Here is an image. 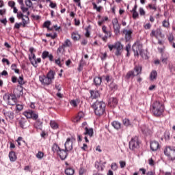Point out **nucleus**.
<instances>
[{"instance_id":"nucleus-57","label":"nucleus","mask_w":175,"mask_h":175,"mask_svg":"<svg viewBox=\"0 0 175 175\" xmlns=\"http://www.w3.org/2000/svg\"><path fill=\"white\" fill-rule=\"evenodd\" d=\"M81 69H83V59H81L79 65V68H78L79 72H81Z\"/></svg>"},{"instance_id":"nucleus-64","label":"nucleus","mask_w":175,"mask_h":175,"mask_svg":"<svg viewBox=\"0 0 175 175\" xmlns=\"http://www.w3.org/2000/svg\"><path fill=\"white\" fill-rule=\"evenodd\" d=\"M104 33L105 34V36L111 38V31H106Z\"/></svg>"},{"instance_id":"nucleus-52","label":"nucleus","mask_w":175,"mask_h":175,"mask_svg":"<svg viewBox=\"0 0 175 175\" xmlns=\"http://www.w3.org/2000/svg\"><path fill=\"white\" fill-rule=\"evenodd\" d=\"M21 25H23V23H16L14 26V28H15L16 29H20V27H21Z\"/></svg>"},{"instance_id":"nucleus-1","label":"nucleus","mask_w":175,"mask_h":175,"mask_svg":"<svg viewBox=\"0 0 175 175\" xmlns=\"http://www.w3.org/2000/svg\"><path fill=\"white\" fill-rule=\"evenodd\" d=\"M96 116H103L106 111V103L103 101H96L92 105Z\"/></svg>"},{"instance_id":"nucleus-44","label":"nucleus","mask_w":175,"mask_h":175,"mask_svg":"<svg viewBox=\"0 0 175 175\" xmlns=\"http://www.w3.org/2000/svg\"><path fill=\"white\" fill-rule=\"evenodd\" d=\"M49 55H50L49 51H44L42 54V59H46V58H47V57H49Z\"/></svg>"},{"instance_id":"nucleus-14","label":"nucleus","mask_w":175,"mask_h":175,"mask_svg":"<svg viewBox=\"0 0 175 175\" xmlns=\"http://www.w3.org/2000/svg\"><path fill=\"white\" fill-rule=\"evenodd\" d=\"M115 44V49L116 50L115 54L118 57V55H121V51H122V49H124V46L121 42H116L114 43Z\"/></svg>"},{"instance_id":"nucleus-10","label":"nucleus","mask_w":175,"mask_h":175,"mask_svg":"<svg viewBox=\"0 0 175 175\" xmlns=\"http://www.w3.org/2000/svg\"><path fill=\"white\" fill-rule=\"evenodd\" d=\"M112 25L115 35H120V29H121V25L118 23V19L115 18L112 19Z\"/></svg>"},{"instance_id":"nucleus-42","label":"nucleus","mask_w":175,"mask_h":175,"mask_svg":"<svg viewBox=\"0 0 175 175\" xmlns=\"http://www.w3.org/2000/svg\"><path fill=\"white\" fill-rule=\"evenodd\" d=\"M95 167L98 169V170L103 171V167L100 166V163L98 161H96L95 163Z\"/></svg>"},{"instance_id":"nucleus-12","label":"nucleus","mask_w":175,"mask_h":175,"mask_svg":"<svg viewBox=\"0 0 175 175\" xmlns=\"http://www.w3.org/2000/svg\"><path fill=\"white\" fill-rule=\"evenodd\" d=\"M3 111L6 120H8V121H9L10 122H13V120H14V112H13L12 111L5 110H3Z\"/></svg>"},{"instance_id":"nucleus-40","label":"nucleus","mask_w":175,"mask_h":175,"mask_svg":"<svg viewBox=\"0 0 175 175\" xmlns=\"http://www.w3.org/2000/svg\"><path fill=\"white\" fill-rule=\"evenodd\" d=\"M109 88L112 90V91H116V90H117V88H118V86H117V85L116 83H114L113 82L109 84Z\"/></svg>"},{"instance_id":"nucleus-9","label":"nucleus","mask_w":175,"mask_h":175,"mask_svg":"<svg viewBox=\"0 0 175 175\" xmlns=\"http://www.w3.org/2000/svg\"><path fill=\"white\" fill-rule=\"evenodd\" d=\"M23 116H25V117L27 118H31V120H38V118H39V115L38 114V113L31 109L24 111Z\"/></svg>"},{"instance_id":"nucleus-30","label":"nucleus","mask_w":175,"mask_h":175,"mask_svg":"<svg viewBox=\"0 0 175 175\" xmlns=\"http://www.w3.org/2000/svg\"><path fill=\"white\" fill-rule=\"evenodd\" d=\"M112 126L114 127L115 129H117L118 131L119 129H121V123L118 121H113L111 122Z\"/></svg>"},{"instance_id":"nucleus-61","label":"nucleus","mask_w":175,"mask_h":175,"mask_svg":"<svg viewBox=\"0 0 175 175\" xmlns=\"http://www.w3.org/2000/svg\"><path fill=\"white\" fill-rule=\"evenodd\" d=\"M139 14L140 16H144L146 14V11H144L143 8H139Z\"/></svg>"},{"instance_id":"nucleus-32","label":"nucleus","mask_w":175,"mask_h":175,"mask_svg":"<svg viewBox=\"0 0 175 175\" xmlns=\"http://www.w3.org/2000/svg\"><path fill=\"white\" fill-rule=\"evenodd\" d=\"M142 66H135L134 70L137 73L136 76L139 75H142Z\"/></svg>"},{"instance_id":"nucleus-20","label":"nucleus","mask_w":175,"mask_h":175,"mask_svg":"<svg viewBox=\"0 0 175 175\" xmlns=\"http://www.w3.org/2000/svg\"><path fill=\"white\" fill-rule=\"evenodd\" d=\"M122 124L124 126L131 127L133 126V123L129 118H124L122 120Z\"/></svg>"},{"instance_id":"nucleus-43","label":"nucleus","mask_w":175,"mask_h":175,"mask_svg":"<svg viewBox=\"0 0 175 175\" xmlns=\"http://www.w3.org/2000/svg\"><path fill=\"white\" fill-rule=\"evenodd\" d=\"M111 169L113 170V172H116V170L118 169V165H117V163H112L111 165Z\"/></svg>"},{"instance_id":"nucleus-47","label":"nucleus","mask_w":175,"mask_h":175,"mask_svg":"<svg viewBox=\"0 0 175 175\" xmlns=\"http://www.w3.org/2000/svg\"><path fill=\"white\" fill-rule=\"evenodd\" d=\"M51 25V22H50L49 21H47L44 23L43 27L44 28H47L48 29H49V27H50Z\"/></svg>"},{"instance_id":"nucleus-31","label":"nucleus","mask_w":175,"mask_h":175,"mask_svg":"<svg viewBox=\"0 0 175 175\" xmlns=\"http://www.w3.org/2000/svg\"><path fill=\"white\" fill-rule=\"evenodd\" d=\"M50 126L52 128V129H58V128H59L58 123H57V122L55 120L50 121Z\"/></svg>"},{"instance_id":"nucleus-29","label":"nucleus","mask_w":175,"mask_h":175,"mask_svg":"<svg viewBox=\"0 0 175 175\" xmlns=\"http://www.w3.org/2000/svg\"><path fill=\"white\" fill-rule=\"evenodd\" d=\"M94 85H96V87H99V85H100V84H102V78L99 77H96L94 79Z\"/></svg>"},{"instance_id":"nucleus-23","label":"nucleus","mask_w":175,"mask_h":175,"mask_svg":"<svg viewBox=\"0 0 175 175\" xmlns=\"http://www.w3.org/2000/svg\"><path fill=\"white\" fill-rule=\"evenodd\" d=\"M19 125H20L21 128L25 129V128H27V119H25L24 118H21L19 120Z\"/></svg>"},{"instance_id":"nucleus-5","label":"nucleus","mask_w":175,"mask_h":175,"mask_svg":"<svg viewBox=\"0 0 175 175\" xmlns=\"http://www.w3.org/2000/svg\"><path fill=\"white\" fill-rule=\"evenodd\" d=\"M130 150L135 151L140 147V142H139V137L135 136L131 138L129 144Z\"/></svg>"},{"instance_id":"nucleus-51","label":"nucleus","mask_w":175,"mask_h":175,"mask_svg":"<svg viewBox=\"0 0 175 175\" xmlns=\"http://www.w3.org/2000/svg\"><path fill=\"white\" fill-rule=\"evenodd\" d=\"M25 5L26 6H27L28 8H32V1H31V0H26L25 1Z\"/></svg>"},{"instance_id":"nucleus-22","label":"nucleus","mask_w":175,"mask_h":175,"mask_svg":"<svg viewBox=\"0 0 175 175\" xmlns=\"http://www.w3.org/2000/svg\"><path fill=\"white\" fill-rule=\"evenodd\" d=\"M65 49L66 48L64 46L63 44L59 45V47L57 48V55H59V54H62V55L65 54V53L66 52Z\"/></svg>"},{"instance_id":"nucleus-48","label":"nucleus","mask_w":175,"mask_h":175,"mask_svg":"<svg viewBox=\"0 0 175 175\" xmlns=\"http://www.w3.org/2000/svg\"><path fill=\"white\" fill-rule=\"evenodd\" d=\"M18 83L21 85H23V84H24V77H23V76L19 77V78L18 79Z\"/></svg>"},{"instance_id":"nucleus-35","label":"nucleus","mask_w":175,"mask_h":175,"mask_svg":"<svg viewBox=\"0 0 175 175\" xmlns=\"http://www.w3.org/2000/svg\"><path fill=\"white\" fill-rule=\"evenodd\" d=\"M139 55L144 59H148V56L147 55V51L142 50L139 53Z\"/></svg>"},{"instance_id":"nucleus-8","label":"nucleus","mask_w":175,"mask_h":175,"mask_svg":"<svg viewBox=\"0 0 175 175\" xmlns=\"http://www.w3.org/2000/svg\"><path fill=\"white\" fill-rule=\"evenodd\" d=\"M132 50L134 51L135 57H139V53L143 51V44L140 42L137 41L132 46Z\"/></svg>"},{"instance_id":"nucleus-56","label":"nucleus","mask_w":175,"mask_h":175,"mask_svg":"<svg viewBox=\"0 0 175 175\" xmlns=\"http://www.w3.org/2000/svg\"><path fill=\"white\" fill-rule=\"evenodd\" d=\"M164 137L166 140H169L170 139V133H169V132H165L164 133Z\"/></svg>"},{"instance_id":"nucleus-49","label":"nucleus","mask_w":175,"mask_h":175,"mask_svg":"<svg viewBox=\"0 0 175 175\" xmlns=\"http://www.w3.org/2000/svg\"><path fill=\"white\" fill-rule=\"evenodd\" d=\"M16 110H18V111H21V110H23L24 109V106L23 105H20V104H17L16 105Z\"/></svg>"},{"instance_id":"nucleus-21","label":"nucleus","mask_w":175,"mask_h":175,"mask_svg":"<svg viewBox=\"0 0 175 175\" xmlns=\"http://www.w3.org/2000/svg\"><path fill=\"white\" fill-rule=\"evenodd\" d=\"M158 76V73L157 72V70H153L149 76V79L150 81H154V80H157V77Z\"/></svg>"},{"instance_id":"nucleus-37","label":"nucleus","mask_w":175,"mask_h":175,"mask_svg":"<svg viewBox=\"0 0 175 175\" xmlns=\"http://www.w3.org/2000/svg\"><path fill=\"white\" fill-rule=\"evenodd\" d=\"M12 70H14L15 73H17L18 75L20 74V70L17 69V65L16 64H13L11 66Z\"/></svg>"},{"instance_id":"nucleus-18","label":"nucleus","mask_w":175,"mask_h":175,"mask_svg":"<svg viewBox=\"0 0 175 175\" xmlns=\"http://www.w3.org/2000/svg\"><path fill=\"white\" fill-rule=\"evenodd\" d=\"M118 103V100H117L116 98L111 97L109 99L108 105H109V106H110V107H116V106H117Z\"/></svg>"},{"instance_id":"nucleus-34","label":"nucleus","mask_w":175,"mask_h":175,"mask_svg":"<svg viewBox=\"0 0 175 175\" xmlns=\"http://www.w3.org/2000/svg\"><path fill=\"white\" fill-rule=\"evenodd\" d=\"M65 174L66 175H73L75 174V170H73V168L68 167L65 170Z\"/></svg>"},{"instance_id":"nucleus-55","label":"nucleus","mask_w":175,"mask_h":175,"mask_svg":"<svg viewBox=\"0 0 175 175\" xmlns=\"http://www.w3.org/2000/svg\"><path fill=\"white\" fill-rule=\"evenodd\" d=\"M8 6H10V8H14V6H16V3L13 1H10L8 2Z\"/></svg>"},{"instance_id":"nucleus-27","label":"nucleus","mask_w":175,"mask_h":175,"mask_svg":"<svg viewBox=\"0 0 175 175\" xmlns=\"http://www.w3.org/2000/svg\"><path fill=\"white\" fill-rule=\"evenodd\" d=\"M84 117V113L80 111L78 113L77 116L74 119V122H79L80 120Z\"/></svg>"},{"instance_id":"nucleus-15","label":"nucleus","mask_w":175,"mask_h":175,"mask_svg":"<svg viewBox=\"0 0 175 175\" xmlns=\"http://www.w3.org/2000/svg\"><path fill=\"white\" fill-rule=\"evenodd\" d=\"M150 150L152 151H158V149L161 148V146L159 145V142L157 141H152L150 142Z\"/></svg>"},{"instance_id":"nucleus-54","label":"nucleus","mask_w":175,"mask_h":175,"mask_svg":"<svg viewBox=\"0 0 175 175\" xmlns=\"http://www.w3.org/2000/svg\"><path fill=\"white\" fill-rule=\"evenodd\" d=\"M25 15H24V14H23V12H19L17 13V18H18V20L23 18V17H24Z\"/></svg>"},{"instance_id":"nucleus-25","label":"nucleus","mask_w":175,"mask_h":175,"mask_svg":"<svg viewBox=\"0 0 175 175\" xmlns=\"http://www.w3.org/2000/svg\"><path fill=\"white\" fill-rule=\"evenodd\" d=\"M55 72L53 71V70H50L47 75L46 77L47 78L53 83V80H54L55 79Z\"/></svg>"},{"instance_id":"nucleus-45","label":"nucleus","mask_w":175,"mask_h":175,"mask_svg":"<svg viewBox=\"0 0 175 175\" xmlns=\"http://www.w3.org/2000/svg\"><path fill=\"white\" fill-rule=\"evenodd\" d=\"M21 9L23 13L27 12V16H28V12H29V11H28L29 10L28 8H25V7H24V5H21Z\"/></svg>"},{"instance_id":"nucleus-6","label":"nucleus","mask_w":175,"mask_h":175,"mask_svg":"<svg viewBox=\"0 0 175 175\" xmlns=\"http://www.w3.org/2000/svg\"><path fill=\"white\" fill-rule=\"evenodd\" d=\"M164 154L171 159V161H174L175 159V147L174 146H167L164 149Z\"/></svg>"},{"instance_id":"nucleus-24","label":"nucleus","mask_w":175,"mask_h":175,"mask_svg":"<svg viewBox=\"0 0 175 175\" xmlns=\"http://www.w3.org/2000/svg\"><path fill=\"white\" fill-rule=\"evenodd\" d=\"M9 158L11 162H16V161H17V156H16V152L13 151L10 152Z\"/></svg>"},{"instance_id":"nucleus-62","label":"nucleus","mask_w":175,"mask_h":175,"mask_svg":"<svg viewBox=\"0 0 175 175\" xmlns=\"http://www.w3.org/2000/svg\"><path fill=\"white\" fill-rule=\"evenodd\" d=\"M148 8H149V9H151L152 10H157V7L155 6V5L149 4Z\"/></svg>"},{"instance_id":"nucleus-17","label":"nucleus","mask_w":175,"mask_h":175,"mask_svg":"<svg viewBox=\"0 0 175 175\" xmlns=\"http://www.w3.org/2000/svg\"><path fill=\"white\" fill-rule=\"evenodd\" d=\"M85 132L83 133V135L90 136V137H92L94 136V129L92 128H88V126L84 127Z\"/></svg>"},{"instance_id":"nucleus-50","label":"nucleus","mask_w":175,"mask_h":175,"mask_svg":"<svg viewBox=\"0 0 175 175\" xmlns=\"http://www.w3.org/2000/svg\"><path fill=\"white\" fill-rule=\"evenodd\" d=\"M70 104L71 105V106H73V107H77V100H72L70 102Z\"/></svg>"},{"instance_id":"nucleus-53","label":"nucleus","mask_w":175,"mask_h":175,"mask_svg":"<svg viewBox=\"0 0 175 175\" xmlns=\"http://www.w3.org/2000/svg\"><path fill=\"white\" fill-rule=\"evenodd\" d=\"M120 165V167L121 169H124V167H125L126 166V163L125 161H120L119 162Z\"/></svg>"},{"instance_id":"nucleus-36","label":"nucleus","mask_w":175,"mask_h":175,"mask_svg":"<svg viewBox=\"0 0 175 175\" xmlns=\"http://www.w3.org/2000/svg\"><path fill=\"white\" fill-rule=\"evenodd\" d=\"M136 75H135V71L134 70H131L127 72L126 77V79H131V77H135Z\"/></svg>"},{"instance_id":"nucleus-19","label":"nucleus","mask_w":175,"mask_h":175,"mask_svg":"<svg viewBox=\"0 0 175 175\" xmlns=\"http://www.w3.org/2000/svg\"><path fill=\"white\" fill-rule=\"evenodd\" d=\"M123 33L125 35V39L126 42L131 40V38L132 36L133 31L132 30H128L126 29H123Z\"/></svg>"},{"instance_id":"nucleus-38","label":"nucleus","mask_w":175,"mask_h":175,"mask_svg":"<svg viewBox=\"0 0 175 175\" xmlns=\"http://www.w3.org/2000/svg\"><path fill=\"white\" fill-rule=\"evenodd\" d=\"M162 25L164 28H169L170 23H169V19H165L162 22Z\"/></svg>"},{"instance_id":"nucleus-4","label":"nucleus","mask_w":175,"mask_h":175,"mask_svg":"<svg viewBox=\"0 0 175 175\" xmlns=\"http://www.w3.org/2000/svg\"><path fill=\"white\" fill-rule=\"evenodd\" d=\"M3 100L7 102L8 105L10 106H14L17 103V97L13 94H5L3 97Z\"/></svg>"},{"instance_id":"nucleus-26","label":"nucleus","mask_w":175,"mask_h":175,"mask_svg":"<svg viewBox=\"0 0 175 175\" xmlns=\"http://www.w3.org/2000/svg\"><path fill=\"white\" fill-rule=\"evenodd\" d=\"M90 95H91L92 99H96L97 98H99V96H100L99 92L94 91V90L90 91Z\"/></svg>"},{"instance_id":"nucleus-13","label":"nucleus","mask_w":175,"mask_h":175,"mask_svg":"<svg viewBox=\"0 0 175 175\" xmlns=\"http://www.w3.org/2000/svg\"><path fill=\"white\" fill-rule=\"evenodd\" d=\"M40 83L43 85H50L53 82L48 78L47 76L42 75L39 77Z\"/></svg>"},{"instance_id":"nucleus-41","label":"nucleus","mask_w":175,"mask_h":175,"mask_svg":"<svg viewBox=\"0 0 175 175\" xmlns=\"http://www.w3.org/2000/svg\"><path fill=\"white\" fill-rule=\"evenodd\" d=\"M92 5H93V9L96 10V12H100V10H102V9H103L102 6L98 7V5H96V3H92Z\"/></svg>"},{"instance_id":"nucleus-46","label":"nucleus","mask_w":175,"mask_h":175,"mask_svg":"<svg viewBox=\"0 0 175 175\" xmlns=\"http://www.w3.org/2000/svg\"><path fill=\"white\" fill-rule=\"evenodd\" d=\"M43 157H44V154L42 152H41V151H39L38 152V154H36V157L38 159H42V158H43Z\"/></svg>"},{"instance_id":"nucleus-16","label":"nucleus","mask_w":175,"mask_h":175,"mask_svg":"<svg viewBox=\"0 0 175 175\" xmlns=\"http://www.w3.org/2000/svg\"><path fill=\"white\" fill-rule=\"evenodd\" d=\"M29 14H31V13L29 12H27V15H25L24 17L21 18L22 26L23 27H25L27 24H29V17H28Z\"/></svg>"},{"instance_id":"nucleus-3","label":"nucleus","mask_w":175,"mask_h":175,"mask_svg":"<svg viewBox=\"0 0 175 175\" xmlns=\"http://www.w3.org/2000/svg\"><path fill=\"white\" fill-rule=\"evenodd\" d=\"M52 151L53 152H56L62 161H64V159H66V157H68V152H69L68 151H66V149H61V148H59L57 144H53L52 146Z\"/></svg>"},{"instance_id":"nucleus-33","label":"nucleus","mask_w":175,"mask_h":175,"mask_svg":"<svg viewBox=\"0 0 175 175\" xmlns=\"http://www.w3.org/2000/svg\"><path fill=\"white\" fill-rule=\"evenodd\" d=\"M66 49V47H72V42L70 40L67 39L64 41L63 44H62Z\"/></svg>"},{"instance_id":"nucleus-59","label":"nucleus","mask_w":175,"mask_h":175,"mask_svg":"<svg viewBox=\"0 0 175 175\" xmlns=\"http://www.w3.org/2000/svg\"><path fill=\"white\" fill-rule=\"evenodd\" d=\"M148 163L150 166H154V165H155V162L152 158L148 159Z\"/></svg>"},{"instance_id":"nucleus-63","label":"nucleus","mask_w":175,"mask_h":175,"mask_svg":"<svg viewBox=\"0 0 175 175\" xmlns=\"http://www.w3.org/2000/svg\"><path fill=\"white\" fill-rule=\"evenodd\" d=\"M79 175H83L85 173V170L84 168L81 167L79 171Z\"/></svg>"},{"instance_id":"nucleus-28","label":"nucleus","mask_w":175,"mask_h":175,"mask_svg":"<svg viewBox=\"0 0 175 175\" xmlns=\"http://www.w3.org/2000/svg\"><path fill=\"white\" fill-rule=\"evenodd\" d=\"M42 126H43V122L39 120H36V122H34V127L36 129H42Z\"/></svg>"},{"instance_id":"nucleus-11","label":"nucleus","mask_w":175,"mask_h":175,"mask_svg":"<svg viewBox=\"0 0 175 175\" xmlns=\"http://www.w3.org/2000/svg\"><path fill=\"white\" fill-rule=\"evenodd\" d=\"M29 51L31 54L29 56V59L31 65H33L34 68H36V56L35 55V53H33V51H35V49H33V47H31L29 49Z\"/></svg>"},{"instance_id":"nucleus-60","label":"nucleus","mask_w":175,"mask_h":175,"mask_svg":"<svg viewBox=\"0 0 175 175\" xmlns=\"http://www.w3.org/2000/svg\"><path fill=\"white\" fill-rule=\"evenodd\" d=\"M168 40H169L170 43H172V42H173V40H174V37H173V34H170L168 36Z\"/></svg>"},{"instance_id":"nucleus-2","label":"nucleus","mask_w":175,"mask_h":175,"mask_svg":"<svg viewBox=\"0 0 175 175\" xmlns=\"http://www.w3.org/2000/svg\"><path fill=\"white\" fill-rule=\"evenodd\" d=\"M150 110L155 117H159L165 111V106L161 102L155 101L152 104Z\"/></svg>"},{"instance_id":"nucleus-7","label":"nucleus","mask_w":175,"mask_h":175,"mask_svg":"<svg viewBox=\"0 0 175 175\" xmlns=\"http://www.w3.org/2000/svg\"><path fill=\"white\" fill-rule=\"evenodd\" d=\"M73 142H76V139L73 137H68L64 144L66 151H72L73 150Z\"/></svg>"},{"instance_id":"nucleus-58","label":"nucleus","mask_w":175,"mask_h":175,"mask_svg":"<svg viewBox=\"0 0 175 175\" xmlns=\"http://www.w3.org/2000/svg\"><path fill=\"white\" fill-rule=\"evenodd\" d=\"M151 27H152V25H150V23H146V25H144V28L145 29H151Z\"/></svg>"},{"instance_id":"nucleus-39","label":"nucleus","mask_w":175,"mask_h":175,"mask_svg":"<svg viewBox=\"0 0 175 175\" xmlns=\"http://www.w3.org/2000/svg\"><path fill=\"white\" fill-rule=\"evenodd\" d=\"M71 36L73 40H79L80 39V35L77 33H72Z\"/></svg>"}]
</instances>
